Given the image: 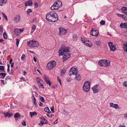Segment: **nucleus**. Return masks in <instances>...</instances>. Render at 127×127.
Returning <instances> with one entry per match:
<instances>
[{"mask_svg":"<svg viewBox=\"0 0 127 127\" xmlns=\"http://www.w3.org/2000/svg\"><path fill=\"white\" fill-rule=\"evenodd\" d=\"M69 52V49L68 47H66L64 45H63L58 52L59 55L63 56V62L67 60L70 57L68 52Z\"/></svg>","mask_w":127,"mask_h":127,"instance_id":"f257e3e1","label":"nucleus"},{"mask_svg":"<svg viewBox=\"0 0 127 127\" xmlns=\"http://www.w3.org/2000/svg\"><path fill=\"white\" fill-rule=\"evenodd\" d=\"M46 19L47 21L53 22H56L58 20V15L54 11L48 13L46 15Z\"/></svg>","mask_w":127,"mask_h":127,"instance_id":"f03ea898","label":"nucleus"},{"mask_svg":"<svg viewBox=\"0 0 127 127\" xmlns=\"http://www.w3.org/2000/svg\"><path fill=\"white\" fill-rule=\"evenodd\" d=\"M62 6V2L60 0H57L55 2L51 7V9L52 10H58Z\"/></svg>","mask_w":127,"mask_h":127,"instance_id":"7ed1b4c3","label":"nucleus"},{"mask_svg":"<svg viewBox=\"0 0 127 127\" xmlns=\"http://www.w3.org/2000/svg\"><path fill=\"white\" fill-rule=\"evenodd\" d=\"M27 44L29 47L32 48L37 47L39 45L38 42L34 40H30L28 41Z\"/></svg>","mask_w":127,"mask_h":127,"instance_id":"20e7f679","label":"nucleus"},{"mask_svg":"<svg viewBox=\"0 0 127 127\" xmlns=\"http://www.w3.org/2000/svg\"><path fill=\"white\" fill-rule=\"evenodd\" d=\"M78 73V70L76 68L74 67H72L70 69L69 73V74L70 76L72 75H76Z\"/></svg>","mask_w":127,"mask_h":127,"instance_id":"39448f33","label":"nucleus"},{"mask_svg":"<svg viewBox=\"0 0 127 127\" xmlns=\"http://www.w3.org/2000/svg\"><path fill=\"white\" fill-rule=\"evenodd\" d=\"M56 62L54 61H52L48 63L47 65V68L48 69H51L55 67L56 65Z\"/></svg>","mask_w":127,"mask_h":127,"instance_id":"423d86ee","label":"nucleus"},{"mask_svg":"<svg viewBox=\"0 0 127 127\" xmlns=\"http://www.w3.org/2000/svg\"><path fill=\"white\" fill-rule=\"evenodd\" d=\"M90 34L91 35L97 37L99 34V32L98 30L93 28L90 31Z\"/></svg>","mask_w":127,"mask_h":127,"instance_id":"0eeeda50","label":"nucleus"},{"mask_svg":"<svg viewBox=\"0 0 127 127\" xmlns=\"http://www.w3.org/2000/svg\"><path fill=\"white\" fill-rule=\"evenodd\" d=\"M108 44L111 51H115L116 49L117 48L116 45L113 44L112 42H109L108 43Z\"/></svg>","mask_w":127,"mask_h":127,"instance_id":"6e6552de","label":"nucleus"},{"mask_svg":"<svg viewBox=\"0 0 127 127\" xmlns=\"http://www.w3.org/2000/svg\"><path fill=\"white\" fill-rule=\"evenodd\" d=\"M92 89L94 93H97L99 91L100 87L98 84H96L92 88Z\"/></svg>","mask_w":127,"mask_h":127,"instance_id":"1a4fd4ad","label":"nucleus"},{"mask_svg":"<svg viewBox=\"0 0 127 127\" xmlns=\"http://www.w3.org/2000/svg\"><path fill=\"white\" fill-rule=\"evenodd\" d=\"M59 35H62L65 34L66 32V29L62 27H60L59 28Z\"/></svg>","mask_w":127,"mask_h":127,"instance_id":"9d476101","label":"nucleus"},{"mask_svg":"<svg viewBox=\"0 0 127 127\" xmlns=\"http://www.w3.org/2000/svg\"><path fill=\"white\" fill-rule=\"evenodd\" d=\"M103 64L102 66H108L110 65V61L105 60H103Z\"/></svg>","mask_w":127,"mask_h":127,"instance_id":"9b49d317","label":"nucleus"},{"mask_svg":"<svg viewBox=\"0 0 127 127\" xmlns=\"http://www.w3.org/2000/svg\"><path fill=\"white\" fill-rule=\"evenodd\" d=\"M20 19V17L19 15H17L13 19L14 23H17L19 22Z\"/></svg>","mask_w":127,"mask_h":127,"instance_id":"f8f14e48","label":"nucleus"},{"mask_svg":"<svg viewBox=\"0 0 127 127\" xmlns=\"http://www.w3.org/2000/svg\"><path fill=\"white\" fill-rule=\"evenodd\" d=\"M116 15L119 17L120 18H122L125 20H127V18L124 15L120 14L118 13H116Z\"/></svg>","mask_w":127,"mask_h":127,"instance_id":"ddd939ff","label":"nucleus"},{"mask_svg":"<svg viewBox=\"0 0 127 127\" xmlns=\"http://www.w3.org/2000/svg\"><path fill=\"white\" fill-rule=\"evenodd\" d=\"M121 10L123 13H124L126 15H127V7H123L121 8Z\"/></svg>","mask_w":127,"mask_h":127,"instance_id":"4468645a","label":"nucleus"},{"mask_svg":"<svg viewBox=\"0 0 127 127\" xmlns=\"http://www.w3.org/2000/svg\"><path fill=\"white\" fill-rule=\"evenodd\" d=\"M120 26L122 28L127 29V22L121 23Z\"/></svg>","mask_w":127,"mask_h":127,"instance_id":"2eb2a0df","label":"nucleus"},{"mask_svg":"<svg viewBox=\"0 0 127 127\" xmlns=\"http://www.w3.org/2000/svg\"><path fill=\"white\" fill-rule=\"evenodd\" d=\"M84 44L85 45L89 47H91L92 46V44L88 40H86V42Z\"/></svg>","mask_w":127,"mask_h":127,"instance_id":"dca6fc26","label":"nucleus"},{"mask_svg":"<svg viewBox=\"0 0 127 127\" xmlns=\"http://www.w3.org/2000/svg\"><path fill=\"white\" fill-rule=\"evenodd\" d=\"M110 107H113L114 108L117 109L118 108V106L117 104H114L113 103H111L110 104Z\"/></svg>","mask_w":127,"mask_h":127,"instance_id":"f3484780","label":"nucleus"},{"mask_svg":"<svg viewBox=\"0 0 127 127\" xmlns=\"http://www.w3.org/2000/svg\"><path fill=\"white\" fill-rule=\"evenodd\" d=\"M32 2L31 0H29V1H26L25 3V5L26 6H27L29 5L31 6L32 5Z\"/></svg>","mask_w":127,"mask_h":127,"instance_id":"a211bd4d","label":"nucleus"},{"mask_svg":"<svg viewBox=\"0 0 127 127\" xmlns=\"http://www.w3.org/2000/svg\"><path fill=\"white\" fill-rule=\"evenodd\" d=\"M75 78L76 80L79 81L81 80V77L79 74H77Z\"/></svg>","mask_w":127,"mask_h":127,"instance_id":"6ab92c4d","label":"nucleus"},{"mask_svg":"<svg viewBox=\"0 0 127 127\" xmlns=\"http://www.w3.org/2000/svg\"><path fill=\"white\" fill-rule=\"evenodd\" d=\"M90 82L89 81H87L85 82L83 86H86L87 87V89H86L88 90V88H89L90 87Z\"/></svg>","mask_w":127,"mask_h":127,"instance_id":"aec40b11","label":"nucleus"},{"mask_svg":"<svg viewBox=\"0 0 127 127\" xmlns=\"http://www.w3.org/2000/svg\"><path fill=\"white\" fill-rule=\"evenodd\" d=\"M7 0H0V5L2 6L3 4L6 3Z\"/></svg>","mask_w":127,"mask_h":127,"instance_id":"412c9836","label":"nucleus"},{"mask_svg":"<svg viewBox=\"0 0 127 127\" xmlns=\"http://www.w3.org/2000/svg\"><path fill=\"white\" fill-rule=\"evenodd\" d=\"M37 83L38 84V87L40 88L44 89V87H43V85L39 81H37Z\"/></svg>","mask_w":127,"mask_h":127,"instance_id":"4be33fe9","label":"nucleus"},{"mask_svg":"<svg viewBox=\"0 0 127 127\" xmlns=\"http://www.w3.org/2000/svg\"><path fill=\"white\" fill-rule=\"evenodd\" d=\"M4 116L6 117H8V118L10 117L11 116H12L13 114L10 113H7L6 114H4Z\"/></svg>","mask_w":127,"mask_h":127,"instance_id":"5701e85b","label":"nucleus"},{"mask_svg":"<svg viewBox=\"0 0 127 127\" xmlns=\"http://www.w3.org/2000/svg\"><path fill=\"white\" fill-rule=\"evenodd\" d=\"M66 71V69L65 68H63L61 71V76H62L64 74Z\"/></svg>","mask_w":127,"mask_h":127,"instance_id":"b1692460","label":"nucleus"},{"mask_svg":"<svg viewBox=\"0 0 127 127\" xmlns=\"http://www.w3.org/2000/svg\"><path fill=\"white\" fill-rule=\"evenodd\" d=\"M87 87L83 85V90L84 91H85V92H88L89 90V88H88V90L87 89H87Z\"/></svg>","mask_w":127,"mask_h":127,"instance_id":"393cba45","label":"nucleus"},{"mask_svg":"<svg viewBox=\"0 0 127 127\" xmlns=\"http://www.w3.org/2000/svg\"><path fill=\"white\" fill-rule=\"evenodd\" d=\"M19 29H15L14 30V32L16 35H18L19 33Z\"/></svg>","mask_w":127,"mask_h":127,"instance_id":"a878e982","label":"nucleus"},{"mask_svg":"<svg viewBox=\"0 0 127 127\" xmlns=\"http://www.w3.org/2000/svg\"><path fill=\"white\" fill-rule=\"evenodd\" d=\"M30 114L31 116V117H32L33 116H34L35 115H37V114L35 112H30Z\"/></svg>","mask_w":127,"mask_h":127,"instance_id":"bb28decb","label":"nucleus"},{"mask_svg":"<svg viewBox=\"0 0 127 127\" xmlns=\"http://www.w3.org/2000/svg\"><path fill=\"white\" fill-rule=\"evenodd\" d=\"M44 110L46 112L48 113H50V111L49 108L47 107L45 108L44 109Z\"/></svg>","mask_w":127,"mask_h":127,"instance_id":"cd10ccee","label":"nucleus"},{"mask_svg":"<svg viewBox=\"0 0 127 127\" xmlns=\"http://www.w3.org/2000/svg\"><path fill=\"white\" fill-rule=\"evenodd\" d=\"M103 60H101L100 61H99L98 62V64L100 66H102V65H103Z\"/></svg>","mask_w":127,"mask_h":127,"instance_id":"c85d7f7f","label":"nucleus"},{"mask_svg":"<svg viewBox=\"0 0 127 127\" xmlns=\"http://www.w3.org/2000/svg\"><path fill=\"white\" fill-rule=\"evenodd\" d=\"M20 115L18 113H16L14 115V117L16 118L17 117H20Z\"/></svg>","mask_w":127,"mask_h":127,"instance_id":"c756f323","label":"nucleus"},{"mask_svg":"<svg viewBox=\"0 0 127 127\" xmlns=\"http://www.w3.org/2000/svg\"><path fill=\"white\" fill-rule=\"evenodd\" d=\"M16 44L17 46L18 47V46L19 44L20 41V40L18 38H16Z\"/></svg>","mask_w":127,"mask_h":127,"instance_id":"7c9ffc66","label":"nucleus"},{"mask_svg":"<svg viewBox=\"0 0 127 127\" xmlns=\"http://www.w3.org/2000/svg\"><path fill=\"white\" fill-rule=\"evenodd\" d=\"M43 78L45 82L49 80L48 78L46 75H44V76L43 77Z\"/></svg>","mask_w":127,"mask_h":127,"instance_id":"2f4dec72","label":"nucleus"},{"mask_svg":"<svg viewBox=\"0 0 127 127\" xmlns=\"http://www.w3.org/2000/svg\"><path fill=\"white\" fill-rule=\"evenodd\" d=\"M77 36L76 35H73V40L74 41H75L77 40Z\"/></svg>","mask_w":127,"mask_h":127,"instance_id":"473e14b6","label":"nucleus"},{"mask_svg":"<svg viewBox=\"0 0 127 127\" xmlns=\"http://www.w3.org/2000/svg\"><path fill=\"white\" fill-rule=\"evenodd\" d=\"M3 36L4 38L5 39H6L7 38V35L6 32H4L3 33Z\"/></svg>","mask_w":127,"mask_h":127,"instance_id":"72a5a7b5","label":"nucleus"},{"mask_svg":"<svg viewBox=\"0 0 127 127\" xmlns=\"http://www.w3.org/2000/svg\"><path fill=\"white\" fill-rule=\"evenodd\" d=\"M1 14H2L3 17L5 18L6 20H8V18L7 16L4 13H1Z\"/></svg>","mask_w":127,"mask_h":127,"instance_id":"f704fd0d","label":"nucleus"},{"mask_svg":"<svg viewBox=\"0 0 127 127\" xmlns=\"http://www.w3.org/2000/svg\"><path fill=\"white\" fill-rule=\"evenodd\" d=\"M4 66L2 65H0V70L2 71L4 70Z\"/></svg>","mask_w":127,"mask_h":127,"instance_id":"c9c22d12","label":"nucleus"},{"mask_svg":"<svg viewBox=\"0 0 127 127\" xmlns=\"http://www.w3.org/2000/svg\"><path fill=\"white\" fill-rule=\"evenodd\" d=\"M3 32L2 27L0 26V34H1Z\"/></svg>","mask_w":127,"mask_h":127,"instance_id":"e433bc0d","label":"nucleus"},{"mask_svg":"<svg viewBox=\"0 0 127 127\" xmlns=\"http://www.w3.org/2000/svg\"><path fill=\"white\" fill-rule=\"evenodd\" d=\"M105 23V21L103 20H101L100 22V24L101 25H104Z\"/></svg>","mask_w":127,"mask_h":127,"instance_id":"4c0bfd02","label":"nucleus"},{"mask_svg":"<svg viewBox=\"0 0 127 127\" xmlns=\"http://www.w3.org/2000/svg\"><path fill=\"white\" fill-rule=\"evenodd\" d=\"M32 12V10L30 9H28L27 11V14H29Z\"/></svg>","mask_w":127,"mask_h":127,"instance_id":"58836bf2","label":"nucleus"},{"mask_svg":"<svg viewBox=\"0 0 127 127\" xmlns=\"http://www.w3.org/2000/svg\"><path fill=\"white\" fill-rule=\"evenodd\" d=\"M0 75H2L3 77H5L6 75V74L5 73H0Z\"/></svg>","mask_w":127,"mask_h":127,"instance_id":"ea45409f","label":"nucleus"},{"mask_svg":"<svg viewBox=\"0 0 127 127\" xmlns=\"http://www.w3.org/2000/svg\"><path fill=\"white\" fill-rule=\"evenodd\" d=\"M45 82L47 84H48L49 86L51 85V83L49 80L46 81Z\"/></svg>","mask_w":127,"mask_h":127,"instance_id":"a19ab883","label":"nucleus"},{"mask_svg":"<svg viewBox=\"0 0 127 127\" xmlns=\"http://www.w3.org/2000/svg\"><path fill=\"white\" fill-rule=\"evenodd\" d=\"M46 115L47 116L51 118H52L53 116H54V115L53 114H52L50 115H49L47 114Z\"/></svg>","mask_w":127,"mask_h":127,"instance_id":"79ce46f5","label":"nucleus"},{"mask_svg":"<svg viewBox=\"0 0 127 127\" xmlns=\"http://www.w3.org/2000/svg\"><path fill=\"white\" fill-rule=\"evenodd\" d=\"M22 125L24 126H25L26 125V122L25 121L23 120L22 122Z\"/></svg>","mask_w":127,"mask_h":127,"instance_id":"37998d69","label":"nucleus"},{"mask_svg":"<svg viewBox=\"0 0 127 127\" xmlns=\"http://www.w3.org/2000/svg\"><path fill=\"white\" fill-rule=\"evenodd\" d=\"M51 110L52 111V113H53L54 112V106H52L51 108Z\"/></svg>","mask_w":127,"mask_h":127,"instance_id":"c03bdc74","label":"nucleus"},{"mask_svg":"<svg viewBox=\"0 0 127 127\" xmlns=\"http://www.w3.org/2000/svg\"><path fill=\"white\" fill-rule=\"evenodd\" d=\"M34 8H36L38 7V4L36 2H35L34 3Z\"/></svg>","mask_w":127,"mask_h":127,"instance_id":"a18cd8bd","label":"nucleus"},{"mask_svg":"<svg viewBox=\"0 0 127 127\" xmlns=\"http://www.w3.org/2000/svg\"><path fill=\"white\" fill-rule=\"evenodd\" d=\"M123 86L126 87H127V82H125L123 84Z\"/></svg>","mask_w":127,"mask_h":127,"instance_id":"49530a36","label":"nucleus"},{"mask_svg":"<svg viewBox=\"0 0 127 127\" xmlns=\"http://www.w3.org/2000/svg\"><path fill=\"white\" fill-rule=\"evenodd\" d=\"M95 43L96 44L99 46L100 44V42L99 43V41H97L95 42Z\"/></svg>","mask_w":127,"mask_h":127,"instance_id":"de8ad7c7","label":"nucleus"},{"mask_svg":"<svg viewBox=\"0 0 127 127\" xmlns=\"http://www.w3.org/2000/svg\"><path fill=\"white\" fill-rule=\"evenodd\" d=\"M25 57V55H23L21 57V59L22 60H24Z\"/></svg>","mask_w":127,"mask_h":127,"instance_id":"09e8293b","label":"nucleus"},{"mask_svg":"<svg viewBox=\"0 0 127 127\" xmlns=\"http://www.w3.org/2000/svg\"><path fill=\"white\" fill-rule=\"evenodd\" d=\"M44 124V122L43 121H41L39 123V124L40 126H41Z\"/></svg>","mask_w":127,"mask_h":127,"instance_id":"8fccbe9b","label":"nucleus"},{"mask_svg":"<svg viewBox=\"0 0 127 127\" xmlns=\"http://www.w3.org/2000/svg\"><path fill=\"white\" fill-rule=\"evenodd\" d=\"M36 28V26L35 25H33L32 27V30H35Z\"/></svg>","mask_w":127,"mask_h":127,"instance_id":"3c124183","label":"nucleus"},{"mask_svg":"<svg viewBox=\"0 0 127 127\" xmlns=\"http://www.w3.org/2000/svg\"><path fill=\"white\" fill-rule=\"evenodd\" d=\"M81 40L82 42L84 43V44L86 42V40H85L84 39L81 38Z\"/></svg>","mask_w":127,"mask_h":127,"instance_id":"603ef678","label":"nucleus"},{"mask_svg":"<svg viewBox=\"0 0 127 127\" xmlns=\"http://www.w3.org/2000/svg\"><path fill=\"white\" fill-rule=\"evenodd\" d=\"M40 100H41V102H43L44 101V98L43 97H41L40 98Z\"/></svg>","mask_w":127,"mask_h":127,"instance_id":"864d4df0","label":"nucleus"},{"mask_svg":"<svg viewBox=\"0 0 127 127\" xmlns=\"http://www.w3.org/2000/svg\"><path fill=\"white\" fill-rule=\"evenodd\" d=\"M66 81L68 82H69L71 80L70 78H66Z\"/></svg>","mask_w":127,"mask_h":127,"instance_id":"5fc2aeb1","label":"nucleus"},{"mask_svg":"<svg viewBox=\"0 0 127 127\" xmlns=\"http://www.w3.org/2000/svg\"><path fill=\"white\" fill-rule=\"evenodd\" d=\"M40 118L42 120H43L44 121H45L46 120V119L43 117H41Z\"/></svg>","mask_w":127,"mask_h":127,"instance_id":"6e6d98bb","label":"nucleus"},{"mask_svg":"<svg viewBox=\"0 0 127 127\" xmlns=\"http://www.w3.org/2000/svg\"><path fill=\"white\" fill-rule=\"evenodd\" d=\"M0 82H1L2 83L3 85L5 84V83H4V80H0Z\"/></svg>","mask_w":127,"mask_h":127,"instance_id":"4d7b16f0","label":"nucleus"},{"mask_svg":"<svg viewBox=\"0 0 127 127\" xmlns=\"http://www.w3.org/2000/svg\"><path fill=\"white\" fill-rule=\"evenodd\" d=\"M8 79H10V78L8 76H7L5 78V80H7Z\"/></svg>","mask_w":127,"mask_h":127,"instance_id":"13d9d810","label":"nucleus"},{"mask_svg":"<svg viewBox=\"0 0 127 127\" xmlns=\"http://www.w3.org/2000/svg\"><path fill=\"white\" fill-rule=\"evenodd\" d=\"M43 104V103H42L41 102H40V103L39 104V105L40 106H42Z\"/></svg>","mask_w":127,"mask_h":127,"instance_id":"bf43d9fd","label":"nucleus"},{"mask_svg":"<svg viewBox=\"0 0 127 127\" xmlns=\"http://www.w3.org/2000/svg\"><path fill=\"white\" fill-rule=\"evenodd\" d=\"M33 102L34 104L36 106V101H33Z\"/></svg>","mask_w":127,"mask_h":127,"instance_id":"052dcab7","label":"nucleus"},{"mask_svg":"<svg viewBox=\"0 0 127 127\" xmlns=\"http://www.w3.org/2000/svg\"><path fill=\"white\" fill-rule=\"evenodd\" d=\"M58 122V119H57L54 122V124H56Z\"/></svg>","mask_w":127,"mask_h":127,"instance_id":"680f3d73","label":"nucleus"},{"mask_svg":"<svg viewBox=\"0 0 127 127\" xmlns=\"http://www.w3.org/2000/svg\"><path fill=\"white\" fill-rule=\"evenodd\" d=\"M33 59L34 61L35 62L36 61V59L35 57H33Z\"/></svg>","mask_w":127,"mask_h":127,"instance_id":"e2e57ef3","label":"nucleus"},{"mask_svg":"<svg viewBox=\"0 0 127 127\" xmlns=\"http://www.w3.org/2000/svg\"><path fill=\"white\" fill-rule=\"evenodd\" d=\"M3 40L2 39H0V42L1 43H3Z\"/></svg>","mask_w":127,"mask_h":127,"instance_id":"0e129e2a","label":"nucleus"},{"mask_svg":"<svg viewBox=\"0 0 127 127\" xmlns=\"http://www.w3.org/2000/svg\"><path fill=\"white\" fill-rule=\"evenodd\" d=\"M19 30H20L19 31V33H20V32H22L23 31V30H21V29H19Z\"/></svg>","mask_w":127,"mask_h":127,"instance_id":"69168bd1","label":"nucleus"},{"mask_svg":"<svg viewBox=\"0 0 127 127\" xmlns=\"http://www.w3.org/2000/svg\"><path fill=\"white\" fill-rule=\"evenodd\" d=\"M12 59H11L9 61L10 64H11V63L12 62Z\"/></svg>","mask_w":127,"mask_h":127,"instance_id":"338daca9","label":"nucleus"},{"mask_svg":"<svg viewBox=\"0 0 127 127\" xmlns=\"http://www.w3.org/2000/svg\"><path fill=\"white\" fill-rule=\"evenodd\" d=\"M119 127H126V126H125L124 125L123 126H122L120 125Z\"/></svg>","mask_w":127,"mask_h":127,"instance_id":"774afa93","label":"nucleus"}]
</instances>
